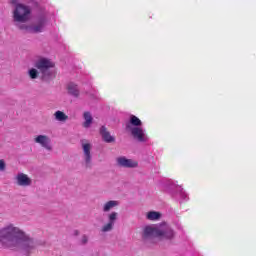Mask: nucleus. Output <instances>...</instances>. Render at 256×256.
Masks as SVG:
<instances>
[{
  "instance_id": "1",
  "label": "nucleus",
  "mask_w": 256,
  "mask_h": 256,
  "mask_svg": "<svg viewBox=\"0 0 256 256\" xmlns=\"http://www.w3.org/2000/svg\"><path fill=\"white\" fill-rule=\"evenodd\" d=\"M0 245L4 249H21L24 255L29 256L35 251L37 242L19 227L7 224L0 228Z\"/></svg>"
},
{
  "instance_id": "2",
  "label": "nucleus",
  "mask_w": 256,
  "mask_h": 256,
  "mask_svg": "<svg viewBox=\"0 0 256 256\" xmlns=\"http://www.w3.org/2000/svg\"><path fill=\"white\" fill-rule=\"evenodd\" d=\"M13 19L16 27L25 33H43L47 25L45 16L36 18L30 25L25 24L31 19V8L23 4H16L13 11Z\"/></svg>"
},
{
  "instance_id": "3",
  "label": "nucleus",
  "mask_w": 256,
  "mask_h": 256,
  "mask_svg": "<svg viewBox=\"0 0 256 256\" xmlns=\"http://www.w3.org/2000/svg\"><path fill=\"white\" fill-rule=\"evenodd\" d=\"M155 237L171 240L175 237V231L167 223L151 224L143 227L142 238L144 240L155 239Z\"/></svg>"
},
{
  "instance_id": "4",
  "label": "nucleus",
  "mask_w": 256,
  "mask_h": 256,
  "mask_svg": "<svg viewBox=\"0 0 256 256\" xmlns=\"http://www.w3.org/2000/svg\"><path fill=\"white\" fill-rule=\"evenodd\" d=\"M35 67L42 73L44 81H49V79H53V77H55V70H53L55 64L51 60L47 58H40L35 63Z\"/></svg>"
},
{
  "instance_id": "5",
  "label": "nucleus",
  "mask_w": 256,
  "mask_h": 256,
  "mask_svg": "<svg viewBox=\"0 0 256 256\" xmlns=\"http://www.w3.org/2000/svg\"><path fill=\"white\" fill-rule=\"evenodd\" d=\"M81 147L83 152V162L85 167L91 168L93 165V154H91V150L93 149V144H91L88 140H81Z\"/></svg>"
},
{
  "instance_id": "6",
  "label": "nucleus",
  "mask_w": 256,
  "mask_h": 256,
  "mask_svg": "<svg viewBox=\"0 0 256 256\" xmlns=\"http://www.w3.org/2000/svg\"><path fill=\"white\" fill-rule=\"evenodd\" d=\"M126 131H130L132 137H134V139L140 143L149 141V137H147L145 129L141 127H133L131 124H126Z\"/></svg>"
},
{
  "instance_id": "7",
  "label": "nucleus",
  "mask_w": 256,
  "mask_h": 256,
  "mask_svg": "<svg viewBox=\"0 0 256 256\" xmlns=\"http://www.w3.org/2000/svg\"><path fill=\"white\" fill-rule=\"evenodd\" d=\"M116 163L118 167H124L125 169H135L139 167V163L136 160L129 159L125 156L116 158Z\"/></svg>"
},
{
  "instance_id": "8",
  "label": "nucleus",
  "mask_w": 256,
  "mask_h": 256,
  "mask_svg": "<svg viewBox=\"0 0 256 256\" xmlns=\"http://www.w3.org/2000/svg\"><path fill=\"white\" fill-rule=\"evenodd\" d=\"M117 217L119 214L117 212H111L107 215L108 223L104 224L101 228L102 233H110L112 229L115 227V222L117 221Z\"/></svg>"
},
{
  "instance_id": "9",
  "label": "nucleus",
  "mask_w": 256,
  "mask_h": 256,
  "mask_svg": "<svg viewBox=\"0 0 256 256\" xmlns=\"http://www.w3.org/2000/svg\"><path fill=\"white\" fill-rule=\"evenodd\" d=\"M34 142L37 143L46 151H53V146L51 145V138L47 135H38L34 138Z\"/></svg>"
},
{
  "instance_id": "10",
  "label": "nucleus",
  "mask_w": 256,
  "mask_h": 256,
  "mask_svg": "<svg viewBox=\"0 0 256 256\" xmlns=\"http://www.w3.org/2000/svg\"><path fill=\"white\" fill-rule=\"evenodd\" d=\"M15 179L19 187H29L33 183L27 174L21 172L16 175Z\"/></svg>"
},
{
  "instance_id": "11",
  "label": "nucleus",
  "mask_w": 256,
  "mask_h": 256,
  "mask_svg": "<svg viewBox=\"0 0 256 256\" xmlns=\"http://www.w3.org/2000/svg\"><path fill=\"white\" fill-rule=\"evenodd\" d=\"M172 197L174 199H179L180 201H189V196H187V193L183 191L181 186H176V192H172Z\"/></svg>"
},
{
  "instance_id": "12",
  "label": "nucleus",
  "mask_w": 256,
  "mask_h": 256,
  "mask_svg": "<svg viewBox=\"0 0 256 256\" xmlns=\"http://www.w3.org/2000/svg\"><path fill=\"white\" fill-rule=\"evenodd\" d=\"M100 135H101L103 141H105V143L115 142V137L111 136V133H109V131H107V128L105 126H102L100 128Z\"/></svg>"
},
{
  "instance_id": "13",
  "label": "nucleus",
  "mask_w": 256,
  "mask_h": 256,
  "mask_svg": "<svg viewBox=\"0 0 256 256\" xmlns=\"http://www.w3.org/2000/svg\"><path fill=\"white\" fill-rule=\"evenodd\" d=\"M115 207H119V201L109 200L102 205V211L103 213H109V211H113Z\"/></svg>"
},
{
  "instance_id": "14",
  "label": "nucleus",
  "mask_w": 256,
  "mask_h": 256,
  "mask_svg": "<svg viewBox=\"0 0 256 256\" xmlns=\"http://www.w3.org/2000/svg\"><path fill=\"white\" fill-rule=\"evenodd\" d=\"M83 117H84L83 127L85 129H89V127H91V125L93 124V116L91 115L90 112H84Z\"/></svg>"
},
{
  "instance_id": "15",
  "label": "nucleus",
  "mask_w": 256,
  "mask_h": 256,
  "mask_svg": "<svg viewBox=\"0 0 256 256\" xmlns=\"http://www.w3.org/2000/svg\"><path fill=\"white\" fill-rule=\"evenodd\" d=\"M146 219L148 221H159L161 219V213L157 211H149L146 214Z\"/></svg>"
},
{
  "instance_id": "16",
  "label": "nucleus",
  "mask_w": 256,
  "mask_h": 256,
  "mask_svg": "<svg viewBox=\"0 0 256 256\" xmlns=\"http://www.w3.org/2000/svg\"><path fill=\"white\" fill-rule=\"evenodd\" d=\"M68 93L70 95H72L73 97H79V88L77 87V84L69 83L68 84Z\"/></svg>"
},
{
  "instance_id": "17",
  "label": "nucleus",
  "mask_w": 256,
  "mask_h": 256,
  "mask_svg": "<svg viewBox=\"0 0 256 256\" xmlns=\"http://www.w3.org/2000/svg\"><path fill=\"white\" fill-rule=\"evenodd\" d=\"M130 125V127H141L143 125V122L137 116L132 115L130 116V121L126 124Z\"/></svg>"
},
{
  "instance_id": "18",
  "label": "nucleus",
  "mask_w": 256,
  "mask_h": 256,
  "mask_svg": "<svg viewBox=\"0 0 256 256\" xmlns=\"http://www.w3.org/2000/svg\"><path fill=\"white\" fill-rule=\"evenodd\" d=\"M54 117L56 121H60L62 123H64V121H67V119H69V116L66 115L65 112L58 110L54 113Z\"/></svg>"
},
{
  "instance_id": "19",
  "label": "nucleus",
  "mask_w": 256,
  "mask_h": 256,
  "mask_svg": "<svg viewBox=\"0 0 256 256\" xmlns=\"http://www.w3.org/2000/svg\"><path fill=\"white\" fill-rule=\"evenodd\" d=\"M28 73L31 79H37L39 75V72L37 71V69H34V68L30 69Z\"/></svg>"
},
{
  "instance_id": "20",
  "label": "nucleus",
  "mask_w": 256,
  "mask_h": 256,
  "mask_svg": "<svg viewBox=\"0 0 256 256\" xmlns=\"http://www.w3.org/2000/svg\"><path fill=\"white\" fill-rule=\"evenodd\" d=\"M82 245H87L89 243V237L87 235H83L81 238Z\"/></svg>"
},
{
  "instance_id": "21",
  "label": "nucleus",
  "mask_w": 256,
  "mask_h": 256,
  "mask_svg": "<svg viewBox=\"0 0 256 256\" xmlns=\"http://www.w3.org/2000/svg\"><path fill=\"white\" fill-rule=\"evenodd\" d=\"M7 164H5V160L0 159V171H5Z\"/></svg>"
},
{
  "instance_id": "22",
  "label": "nucleus",
  "mask_w": 256,
  "mask_h": 256,
  "mask_svg": "<svg viewBox=\"0 0 256 256\" xmlns=\"http://www.w3.org/2000/svg\"><path fill=\"white\" fill-rule=\"evenodd\" d=\"M11 3L15 5L17 3V0H11Z\"/></svg>"
}]
</instances>
